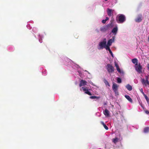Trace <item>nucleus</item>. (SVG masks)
Listing matches in <instances>:
<instances>
[{
  "mask_svg": "<svg viewBox=\"0 0 149 149\" xmlns=\"http://www.w3.org/2000/svg\"><path fill=\"white\" fill-rule=\"evenodd\" d=\"M120 70V69L119 68H117V71L118 72L119 71V70Z\"/></svg>",
  "mask_w": 149,
  "mask_h": 149,
  "instance_id": "473e14b6",
  "label": "nucleus"
},
{
  "mask_svg": "<svg viewBox=\"0 0 149 149\" xmlns=\"http://www.w3.org/2000/svg\"><path fill=\"white\" fill-rule=\"evenodd\" d=\"M132 61L134 64H135V65H136L138 64V60L136 58H135L133 59Z\"/></svg>",
  "mask_w": 149,
  "mask_h": 149,
  "instance_id": "dca6fc26",
  "label": "nucleus"
},
{
  "mask_svg": "<svg viewBox=\"0 0 149 149\" xmlns=\"http://www.w3.org/2000/svg\"><path fill=\"white\" fill-rule=\"evenodd\" d=\"M112 24V22H111V24H109L101 28H100V31L103 32H105L108 29L109 27L111 26Z\"/></svg>",
  "mask_w": 149,
  "mask_h": 149,
  "instance_id": "0eeeda50",
  "label": "nucleus"
},
{
  "mask_svg": "<svg viewBox=\"0 0 149 149\" xmlns=\"http://www.w3.org/2000/svg\"><path fill=\"white\" fill-rule=\"evenodd\" d=\"M101 124L102 125L104 128L106 130H108L109 128L107 127V126L104 123L103 121H101L100 122Z\"/></svg>",
  "mask_w": 149,
  "mask_h": 149,
  "instance_id": "a211bd4d",
  "label": "nucleus"
},
{
  "mask_svg": "<svg viewBox=\"0 0 149 149\" xmlns=\"http://www.w3.org/2000/svg\"><path fill=\"white\" fill-rule=\"evenodd\" d=\"M106 38H104L102 42H100L99 46H100V48L99 49H102L104 48L106 45Z\"/></svg>",
  "mask_w": 149,
  "mask_h": 149,
  "instance_id": "423d86ee",
  "label": "nucleus"
},
{
  "mask_svg": "<svg viewBox=\"0 0 149 149\" xmlns=\"http://www.w3.org/2000/svg\"><path fill=\"white\" fill-rule=\"evenodd\" d=\"M113 10H112L111 9H110L109 8L107 9V14L109 16H111L112 15Z\"/></svg>",
  "mask_w": 149,
  "mask_h": 149,
  "instance_id": "9d476101",
  "label": "nucleus"
},
{
  "mask_svg": "<svg viewBox=\"0 0 149 149\" xmlns=\"http://www.w3.org/2000/svg\"><path fill=\"white\" fill-rule=\"evenodd\" d=\"M126 20L125 17L123 14H119L118 15L116 18V20L118 23H122Z\"/></svg>",
  "mask_w": 149,
  "mask_h": 149,
  "instance_id": "f257e3e1",
  "label": "nucleus"
},
{
  "mask_svg": "<svg viewBox=\"0 0 149 149\" xmlns=\"http://www.w3.org/2000/svg\"><path fill=\"white\" fill-rule=\"evenodd\" d=\"M109 52L110 53V54H111V55L112 56H113V54L112 53V51H111V50L110 49H109V50H108Z\"/></svg>",
  "mask_w": 149,
  "mask_h": 149,
  "instance_id": "cd10ccee",
  "label": "nucleus"
},
{
  "mask_svg": "<svg viewBox=\"0 0 149 149\" xmlns=\"http://www.w3.org/2000/svg\"><path fill=\"white\" fill-rule=\"evenodd\" d=\"M142 89V91H143V89ZM143 91H142L141 92H142V94H143Z\"/></svg>",
  "mask_w": 149,
  "mask_h": 149,
  "instance_id": "72a5a7b5",
  "label": "nucleus"
},
{
  "mask_svg": "<svg viewBox=\"0 0 149 149\" xmlns=\"http://www.w3.org/2000/svg\"><path fill=\"white\" fill-rule=\"evenodd\" d=\"M147 67L148 70H149V64H148L147 65Z\"/></svg>",
  "mask_w": 149,
  "mask_h": 149,
  "instance_id": "7c9ffc66",
  "label": "nucleus"
},
{
  "mask_svg": "<svg viewBox=\"0 0 149 149\" xmlns=\"http://www.w3.org/2000/svg\"><path fill=\"white\" fill-rule=\"evenodd\" d=\"M118 86L116 83H113L112 88L115 94V95L117 96L118 95Z\"/></svg>",
  "mask_w": 149,
  "mask_h": 149,
  "instance_id": "7ed1b4c3",
  "label": "nucleus"
},
{
  "mask_svg": "<svg viewBox=\"0 0 149 149\" xmlns=\"http://www.w3.org/2000/svg\"><path fill=\"white\" fill-rule=\"evenodd\" d=\"M80 90H82L84 91L85 92V93L89 95H92L91 93L88 91V90L86 87H81Z\"/></svg>",
  "mask_w": 149,
  "mask_h": 149,
  "instance_id": "6e6552de",
  "label": "nucleus"
},
{
  "mask_svg": "<svg viewBox=\"0 0 149 149\" xmlns=\"http://www.w3.org/2000/svg\"><path fill=\"white\" fill-rule=\"evenodd\" d=\"M106 68L108 72L109 73H112L114 71V68L110 64H107Z\"/></svg>",
  "mask_w": 149,
  "mask_h": 149,
  "instance_id": "39448f33",
  "label": "nucleus"
},
{
  "mask_svg": "<svg viewBox=\"0 0 149 149\" xmlns=\"http://www.w3.org/2000/svg\"><path fill=\"white\" fill-rule=\"evenodd\" d=\"M148 41H149V37L148 38Z\"/></svg>",
  "mask_w": 149,
  "mask_h": 149,
  "instance_id": "f704fd0d",
  "label": "nucleus"
},
{
  "mask_svg": "<svg viewBox=\"0 0 149 149\" xmlns=\"http://www.w3.org/2000/svg\"><path fill=\"white\" fill-rule=\"evenodd\" d=\"M115 37L113 36L111 39H109L108 41L107 45H111L112 43L114 41Z\"/></svg>",
  "mask_w": 149,
  "mask_h": 149,
  "instance_id": "1a4fd4ad",
  "label": "nucleus"
},
{
  "mask_svg": "<svg viewBox=\"0 0 149 149\" xmlns=\"http://www.w3.org/2000/svg\"><path fill=\"white\" fill-rule=\"evenodd\" d=\"M143 94L144 96L145 99H146V100L147 101V102H149V99L148 98V97L143 92Z\"/></svg>",
  "mask_w": 149,
  "mask_h": 149,
  "instance_id": "4be33fe9",
  "label": "nucleus"
},
{
  "mask_svg": "<svg viewBox=\"0 0 149 149\" xmlns=\"http://www.w3.org/2000/svg\"><path fill=\"white\" fill-rule=\"evenodd\" d=\"M118 72L120 74H124L123 71L121 70H120L119 71H118Z\"/></svg>",
  "mask_w": 149,
  "mask_h": 149,
  "instance_id": "bb28decb",
  "label": "nucleus"
},
{
  "mask_svg": "<svg viewBox=\"0 0 149 149\" xmlns=\"http://www.w3.org/2000/svg\"><path fill=\"white\" fill-rule=\"evenodd\" d=\"M119 139L117 137H116L114 139H112V141L115 144H116V143L118 141Z\"/></svg>",
  "mask_w": 149,
  "mask_h": 149,
  "instance_id": "6ab92c4d",
  "label": "nucleus"
},
{
  "mask_svg": "<svg viewBox=\"0 0 149 149\" xmlns=\"http://www.w3.org/2000/svg\"><path fill=\"white\" fill-rule=\"evenodd\" d=\"M110 46V45H107L104 48H105V49L107 50H109V49H110V48L109 47V46Z\"/></svg>",
  "mask_w": 149,
  "mask_h": 149,
  "instance_id": "b1692460",
  "label": "nucleus"
},
{
  "mask_svg": "<svg viewBox=\"0 0 149 149\" xmlns=\"http://www.w3.org/2000/svg\"><path fill=\"white\" fill-rule=\"evenodd\" d=\"M126 88L129 91H131L132 89V86L129 84H127L126 86Z\"/></svg>",
  "mask_w": 149,
  "mask_h": 149,
  "instance_id": "2eb2a0df",
  "label": "nucleus"
},
{
  "mask_svg": "<svg viewBox=\"0 0 149 149\" xmlns=\"http://www.w3.org/2000/svg\"><path fill=\"white\" fill-rule=\"evenodd\" d=\"M87 82L85 80L82 79L80 82L79 86L81 87V86L86 85Z\"/></svg>",
  "mask_w": 149,
  "mask_h": 149,
  "instance_id": "9b49d317",
  "label": "nucleus"
},
{
  "mask_svg": "<svg viewBox=\"0 0 149 149\" xmlns=\"http://www.w3.org/2000/svg\"><path fill=\"white\" fill-rule=\"evenodd\" d=\"M109 18V17H106V19H105V20H106V21L108 20Z\"/></svg>",
  "mask_w": 149,
  "mask_h": 149,
  "instance_id": "2f4dec72",
  "label": "nucleus"
},
{
  "mask_svg": "<svg viewBox=\"0 0 149 149\" xmlns=\"http://www.w3.org/2000/svg\"><path fill=\"white\" fill-rule=\"evenodd\" d=\"M118 31V28L117 27H114L112 30L111 32L113 33H115L116 34Z\"/></svg>",
  "mask_w": 149,
  "mask_h": 149,
  "instance_id": "f3484780",
  "label": "nucleus"
},
{
  "mask_svg": "<svg viewBox=\"0 0 149 149\" xmlns=\"http://www.w3.org/2000/svg\"><path fill=\"white\" fill-rule=\"evenodd\" d=\"M103 113L107 117L109 116V112L107 109H106L103 111Z\"/></svg>",
  "mask_w": 149,
  "mask_h": 149,
  "instance_id": "ddd939ff",
  "label": "nucleus"
},
{
  "mask_svg": "<svg viewBox=\"0 0 149 149\" xmlns=\"http://www.w3.org/2000/svg\"><path fill=\"white\" fill-rule=\"evenodd\" d=\"M106 20L105 19H103L102 20V22L103 24H105L106 23Z\"/></svg>",
  "mask_w": 149,
  "mask_h": 149,
  "instance_id": "c85d7f7f",
  "label": "nucleus"
},
{
  "mask_svg": "<svg viewBox=\"0 0 149 149\" xmlns=\"http://www.w3.org/2000/svg\"><path fill=\"white\" fill-rule=\"evenodd\" d=\"M149 75H148L145 76V79H141V83L143 85H145L146 86L147 85H149V81H148V78Z\"/></svg>",
  "mask_w": 149,
  "mask_h": 149,
  "instance_id": "f03ea898",
  "label": "nucleus"
},
{
  "mask_svg": "<svg viewBox=\"0 0 149 149\" xmlns=\"http://www.w3.org/2000/svg\"><path fill=\"white\" fill-rule=\"evenodd\" d=\"M149 131V127H146L144 129V132L145 133H148Z\"/></svg>",
  "mask_w": 149,
  "mask_h": 149,
  "instance_id": "aec40b11",
  "label": "nucleus"
},
{
  "mask_svg": "<svg viewBox=\"0 0 149 149\" xmlns=\"http://www.w3.org/2000/svg\"><path fill=\"white\" fill-rule=\"evenodd\" d=\"M142 20V15H140L137 17L135 19V21L136 22H139Z\"/></svg>",
  "mask_w": 149,
  "mask_h": 149,
  "instance_id": "f8f14e48",
  "label": "nucleus"
},
{
  "mask_svg": "<svg viewBox=\"0 0 149 149\" xmlns=\"http://www.w3.org/2000/svg\"><path fill=\"white\" fill-rule=\"evenodd\" d=\"M117 82L118 83H120L121 82V80L120 78H118L117 79Z\"/></svg>",
  "mask_w": 149,
  "mask_h": 149,
  "instance_id": "393cba45",
  "label": "nucleus"
},
{
  "mask_svg": "<svg viewBox=\"0 0 149 149\" xmlns=\"http://www.w3.org/2000/svg\"><path fill=\"white\" fill-rule=\"evenodd\" d=\"M125 97L131 103L132 102V100L129 95H126L125 96Z\"/></svg>",
  "mask_w": 149,
  "mask_h": 149,
  "instance_id": "4468645a",
  "label": "nucleus"
},
{
  "mask_svg": "<svg viewBox=\"0 0 149 149\" xmlns=\"http://www.w3.org/2000/svg\"><path fill=\"white\" fill-rule=\"evenodd\" d=\"M90 98L91 99H99L100 98V97H97L96 96H91L90 97Z\"/></svg>",
  "mask_w": 149,
  "mask_h": 149,
  "instance_id": "5701e85b",
  "label": "nucleus"
},
{
  "mask_svg": "<svg viewBox=\"0 0 149 149\" xmlns=\"http://www.w3.org/2000/svg\"><path fill=\"white\" fill-rule=\"evenodd\" d=\"M115 65L116 67V69L119 68L118 65V64L117 63H116V62H115Z\"/></svg>",
  "mask_w": 149,
  "mask_h": 149,
  "instance_id": "a878e982",
  "label": "nucleus"
},
{
  "mask_svg": "<svg viewBox=\"0 0 149 149\" xmlns=\"http://www.w3.org/2000/svg\"><path fill=\"white\" fill-rule=\"evenodd\" d=\"M135 69L136 71L139 74L142 73V67L140 63L135 65Z\"/></svg>",
  "mask_w": 149,
  "mask_h": 149,
  "instance_id": "20e7f679",
  "label": "nucleus"
},
{
  "mask_svg": "<svg viewBox=\"0 0 149 149\" xmlns=\"http://www.w3.org/2000/svg\"><path fill=\"white\" fill-rule=\"evenodd\" d=\"M104 82L105 84L106 85L109 86H110V85L109 83V82L107 81L105 79H104Z\"/></svg>",
  "mask_w": 149,
  "mask_h": 149,
  "instance_id": "412c9836",
  "label": "nucleus"
},
{
  "mask_svg": "<svg viewBox=\"0 0 149 149\" xmlns=\"http://www.w3.org/2000/svg\"><path fill=\"white\" fill-rule=\"evenodd\" d=\"M145 113L147 114H148L149 113V111H148V110H146V111H145Z\"/></svg>",
  "mask_w": 149,
  "mask_h": 149,
  "instance_id": "c756f323",
  "label": "nucleus"
}]
</instances>
